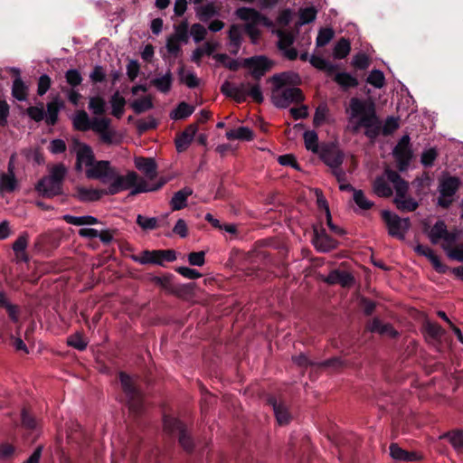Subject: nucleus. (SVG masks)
Listing matches in <instances>:
<instances>
[{
    "mask_svg": "<svg viewBox=\"0 0 463 463\" xmlns=\"http://www.w3.org/2000/svg\"><path fill=\"white\" fill-rule=\"evenodd\" d=\"M438 156L437 150L434 147H430L428 149H425L420 156V163L425 167H430L433 165L434 161L436 160Z\"/></svg>",
    "mask_w": 463,
    "mask_h": 463,
    "instance_id": "6e6d98bb",
    "label": "nucleus"
},
{
    "mask_svg": "<svg viewBox=\"0 0 463 463\" xmlns=\"http://www.w3.org/2000/svg\"><path fill=\"white\" fill-rule=\"evenodd\" d=\"M244 66L249 68L250 74L259 81L270 69V61L265 56H254L244 60Z\"/></svg>",
    "mask_w": 463,
    "mask_h": 463,
    "instance_id": "dca6fc26",
    "label": "nucleus"
},
{
    "mask_svg": "<svg viewBox=\"0 0 463 463\" xmlns=\"http://www.w3.org/2000/svg\"><path fill=\"white\" fill-rule=\"evenodd\" d=\"M89 109L95 115H103L106 111V102L99 96L91 97L89 100Z\"/></svg>",
    "mask_w": 463,
    "mask_h": 463,
    "instance_id": "49530a36",
    "label": "nucleus"
},
{
    "mask_svg": "<svg viewBox=\"0 0 463 463\" xmlns=\"http://www.w3.org/2000/svg\"><path fill=\"white\" fill-rule=\"evenodd\" d=\"M47 114L45 115V122L48 126H54L59 118V112L64 108V102L60 96L54 97L52 101L48 102Z\"/></svg>",
    "mask_w": 463,
    "mask_h": 463,
    "instance_id": "4be33fe9",
    "label": "nucleus"
},
{
    "mask_svg": "<svg viewBox=\"0 0 463 463\" xmlns=\"http://www.w3.org/2000/svg\"><path fill=\"white\" fill-rule=\"evenodd\" d=\"M448 232L447 226L444 222L438 221L431 228L429 237L433 244L439 243V241L446 235Z\"/></svg>",
    "mask_w": 463,
    "mask_h": 463,
    "instance_id": "ea45409f",
    "label": "nucleus"
},
{
    "mask_svg": "<svg viewBox=\"0 0 463 463\" xmlns=\"http://www.w3.org/2000/svg\"><path fill=\"white\" fill-rule=\"evenodd\" d=\"M313 244L318 251L328 252L336 248L337 241L331 238L324 230H315Z\"/></svg>",
    "mask_w": 463,
    "mask_h": 463,
    "instance_id": "aec40b11",
    "label": "nucleus"
},
{
    "mask_svg": "<svg viewBox=\"0 0 463 463\" xmlns=\"http://www.w3.org/2000/svg\"><path fill=\"white\" fill-rule=\"evenodd\" d=\"M72 150L76 155L75 168L78 172L91 167L95 160L90 146L75 139L73 140Z\"/></svg>",
    "mask_w": 463,
    "mask_h": 463,
    "instance_id": "f8f14e48",
    "label": "nucleus"
},
{
    "mask_svg": "<svg viewBox=\"0 0 463 463\" xmlns=\"http://www.w3.org/2000/svg\"><path fill=\"white\" fill-rule=\"evenodd\" d=\"M173 75L172 72L168 70L165 74L160 77H156L151 80V83L154 87L156 88L157 90L163 93H167L170 91L172 87Z\"/></svg>",
    "mask_w": 463,
    "mask_h": 463,
    "instance_id": "2f4dec72",
    "label": "nucleus"
},
{
    "mask_svg": "<svg viewBox=\"0 0 463 463\" xmlns=\"http://www.w3.org/2000/svg\"><path fill=\"white\" fill-rule=\"evenodd\" d=\"M12 95L19 101H25L27 99L28 87L24 84L20 77H17L13 81Z\"/></svg>",
    "mask_w": 463,
    "mask_h": 463,
    "instance_id": "c9c22d12",
    "label": "nucleus"
},
{
    "mask_svg": "<svg viewBox=\"0 0 463 463\" xmlns=\"http://www.w3.org/2000/svg\"><path fill=\"white\" fill-rule=\"evenodd\" d=\"M29 242V234L26 232H22L18 238L13 243L12 249L16 256H19L21 253L24 255L23 260H27V257L25 254V250L28 246Z\"/></svg>",
    "mask_w": 463,
    "mask_h": 463,
    "instance_id": "e433bc0d",
    "label": "nucleus"
},
{
    "mask_svg": "<svg viewBox=\"0 0 463 463\" xmlns=\"http://www.w3.org/2000/svg\"><path fill=\"white\" fill-rule=\"evenodd\" d=\"M62 220L68 224L74 226H90L99 223L98 218L92 215L74 216L71 214H64Z\"/></svg>",
    "mask_w": 463,
    "mask_h": 463,
    "instance_id": "bb28decb",
    "label": "nucleus"
},
{
    "mask_svg": "<svg viewBox=\"0 0 463 463\" xmlns=\"http://www.w3.org/2000/svg\"><path fill=\"white\" fill-rule=\"evenodd\" d=\"M311 63L316 68H317L319 70L326 71L328 73H332L336 68V66L335 64H333L332 62L326 61V59H324L322 57L313 56L311 58Z\"/></svg>",
    "mask_w": 463,
    "mask_h": 463,
    "instance_id": "864d4df0",
    "label": "nucleus"
},
{
    "mask_svg": "<svg viewBox=\"0 0 463 463\" xmlns=\"http://www.w3.org/2000/svg\"><path fill=\"white\" fill-rule=\"evenodd\" d=\"M193 190L190 187H184L175 192L170 201V206L173 211H179L187 206V200L192 195Z\"/></svg>",
    "mask_w": 463,
    "mask_h": 463,
    "instance_id": "a878e982",
    "label": "nucleus"
},
{
    "mask_svg": "<svg viewBox=\"0 0 463 463\" xmlns=\"http://www.w3.org/2000/svg\"><path fill=\"white\" fill-rule=\"evenodd\" d=\"M269 404L274 411L275 417L279 425H287L290 421V414L284 403L279 402L275 397H269Z\"/></svg>",
    "mask_w": 463,
    "mask_h": 463,
    "instance_id": "b1692460",
    "label": "nucleus"
},
{
    "mask_svg": "<svg viewBox=\"0 0 463 463\" xmlns=\"http://www.w3.org/2000/svg\"><path fill=\"white\" fill-rule=\"evenodd\" d=\"M67 175L63 164H57L49 170V175L43 176L36 184V191L45 197H53L62 194V184Z\"/></svg>",
    "mask_w": 463,
    "mask_h": 463,
    "instance_id": "39448f33",
    "label": "nucleus"
},
{
    "mask_svg": "<svg viewBox=\"0 0 463 463\" xmlns=\"http://www.w3.org/2000/svg\"><path fill=\"white\" fill-rule=\"evenodd\" d=\"M103 195H108L106 190L84 186H77L73 194V197L82 203L97 202Z\"/></svg>",
    "mask_w": 463,
    "mask_h": 463,
    "instance_id": "6ab92c4d",
    "label": "nucleus"
},
{
    "mask_svg": "<svg viewBox=\"0 0 463 463\" xmlns=\"http://www.w3.org/2000/svg\"><path fill=\"white\" fill-rule=\"evenodd\" d=\"M460 186V180L456 176L443 178L439 184L438 205L448 208L454 201V196Z\"/></svg>",
    "mask_w": 463,
    "mask_h": 463,
    "instance_id": "9b49d317",
    "label": "nucleus"
},
{
    "mask_svg": "<svg viewBox=\"0 0 463 463\" xmlns=\"http://www.w3.org/2000/svg\"><path fill=\"white\" fill-rule=\"evenodd\" d=\"M446 438L458 453H463V430L449 432Z\"/></svg>",
    "mask_w": 463,
    "mask_h": 463,
    "instance_id": "a18cd8bd",
    "label": "nucleus"
},
{
    "mask_svg": "<svg viewBox=\"0 0 463 463\" xmlns=\"http://www.w3.org/2000/svg\"><path fill=\"white\" fill-rule=\"evenodd\" d=\"M187 259L190 265L202 267L205 263V252L203 250L191 252L188 254Z\"/></svg>",
    "mask_w": 463,
    "mask_h": 463,
    "instance_id": "e2e57ef3",
    "label": "nucleus"
},
{
    "mask_svg": "<svg viewBox=\"0 0 463 463\" xmlns=\"http://www.w3.org/2000/svg\"><path fill=\"white\" fill-rule=\"evenodd\" d=\"M111 114L117 118H121L125 112L126 99L120 95L119 91H116L110 97Z\"/></svg>",
    "mask_w": 463,
    "mask_h": 463,
    "instance_id": "c756f323",
    "label": "nucleus"
},
{
    "mask_svg": "<svg viewBox=\"0 0 463 463\" xmlns=\"http://www.w3.org/2000/svg\"><path fill=\"white\" fill-rule=\"evenodd\" d=\"M321 159L328 165L338 182L345 178V172L341 168L344 161V153L335 146H328L323 149Z\"/></svg>",
    "mask_w": 463,
    "mask_h": 463,
    "instance_id": "1a4fd4ad",
    "label": "nucleus"
},
{
    "mask_svg": "<svg viewBox=\"0 0 463 463\" xmlns=\"http://www.w3.org/2000/svg\"><path fill=\"white\" fill-rule=\"evenodd\" d=\"M409 184L405 181L404 183H400L398 192L395 194L394 203L397 208L402 212H413L419 206V203L415 199L411 196H407Z\"/></svg>",
    "mask_w": 463,
    "mask_h": 463,
    "instance_id": "2eb2a0df",
    "label": "nucleus"
},
{
    "mask_svg": "<svg viewBox=\"0 0 463 463\" xmlns=\"http://www.w3.org/2000/svg\"><path fill=\"white\" fill-rule=\"evenodd\" d=\"M317 17V11L314 7H306L299 10L298 25L302 26L312 23Z\"/></svg>",
    "mask_w": 463,
    "mask_h": 463,
    "instance_id": "3c124183",
    "label": "nucleus"
},
{
    "mask_svg": "<svg viewBox=\"0 0 463 463\" xmlns=\"http://www.w3.org/2000/svg\"><path fill=\"white\" fill-rule=\"evenodd\" d=\"M334 37L332 28H322L317 36L316 43L318 47L326 46Z\"/></svg>",
    "mask_w": 463,
    "mask_h": 463,
    "instance_id": "5fc2aeb1",
    "label": "nucleus"
},
{
    "mask_svg": "<svg viewBox=\"0 0 463 463\" xmlns=\"http://www.w3.org/2000/svg\"><path fill=\"white\" fill-rule=\"evenodd\" d=\"M109 183V185L106 190L107 194L114 195L132 187L130 194L135 195L157 191L167 183V179L161 177L156 184H149L143 178H139L134 171L128 172L126 175H121L115 169L113 178Z\"/></svg>",
    "mask_w": 463,
    "mask_h": 463,
    "instance_id": "7ed1b4c3",
    "label": "nucleus"
},
{
    "mask_svg": "<svg viewBox=\"0 0 463 463\" xmlns=\"http://www.w3.org/2000/svg\"><path fill=\"white\" fill-rule=\"evenodd\" d=\"M180 81L190 89H194L199 85V80L195 73L192 71H185L181 68L178 71Z\"/></svg>",
    "mask_w": 463,
    "mask_h": 463,
    "instance_id": "79ce46f5",
    "label": "nucleus"
},
{
    "mask_svg": "<svg viewBox=\"0 0 463 463\" xmlns=\"http://www.w3.org/2000/svg\"><path fill=\"white\" fill-rule=\"evenodd\" d=\"M404 182L396 171L385 169L383 175L375 178L373 190L379 197H390L393 190L395 194L398 192L400 183Z\"/></svg>",
    "mask_w": 463,
    "mask_h": 463,
    "instance_id": "0eeeda50",
    "label": "nucleus"
},
{
    "mask_svg": "<svg viewBox=\"0 0 463 463\" xmlns=\"http://www.w3.org/2000/svg\"><path fill=\"white\" fill-rule=\"evenodd\" d=\"M345 112L348 119L347 128L351 132L357 133L363 128L364 135L370 138H375L381 133V121L373 101L352 98Z\"/></svg>",
    "mask_w": 463,
    "mask_h": 463,
    "instance_id": "f257e3e1",
    "label": "nucleus"
},
{
    "mask_svg": "<svg viewBox=\"0 0 463 463\" xmlns=\"http://www.w3.org/2000/svg\"><path fill=\"white\" fill-rule=\"evenodd\" d=\"M350 50V41L345 38H341L334 47L333 55L335 59H344L349 54Z\"/></svg>",
    "mask_w": 463,
    "mask_h": 463,
    "instance_id": "a19ab883",
    "label": "nucleus"
},
{
    "mask_svg": "<svg viewBox=\"0 0 463 463\" xmlns=\"http://www.w3.org/2000/svg\"><path fill=\"white\" fill-rule=\"evenodd\" d=\"M18 187V181L15 174L3 173L0 175V192L13 193Z\"/></svg>",
    "mask_w": 463,
    "mask_h": 463,
    "instance_id": "7c9ffc66",
    "label": "nucleus"
},
{
    "mask_svg": "<svg viewBox=\"0 0 463 463\" xmlns=\"http://www.w3.org/2000/svg\"><path fill=\"white\" fill-rule=\"evenodd\" d=\"M334 80L345 90L358 85L357 79L348 72H337L334 77Z\"/></svg>",
    "mask_w": 463,
    "mask_h": 463,
    "instance_id": "4c0bfd02",
    "label": "nucleus"
},
{
    "mask_svg": "<svg viewBox=\"0 0 463 463\" xmlns=\"http://www.w3.org/2000/svg\"><path fill=\"white\" fill-rule=\"evenodd\" d=\"M353 200L361 210H369L373 206V203L365 196L362 190L354 191Z\"/></svg>",
    "mask_w": 463,
    "mask_h": 463,
    "instance_id": "09e8293b",
    "label": "nucleus"
},
{
    "mask_svg": "<svg viewBox=\"0 0 463 463\" xmlns=\"http://www.w3.org/2000/svg\"><path fill=\"white\" fill-rule=\"evenodd\" d=\"M191 35L195 43H199L205 38L206 29L200 24H194L191 27Z\"/></svg>",
    "mask_w": 463,
    "mask_h": 463,
    "instance_id": "0e129e2a",
    "label": "nucleus"
},
{
    "mask_svg": "<svg viewBox=\"0 0 463 463\" xmlns=\"http://www.w3.org/2000/svg\"><path fill=\"white\" fill-rule=\"evenodd\" d=\"M236 15L243 21H246L250 25L262 24L266 26H270L272 23L269 19L262 15L259 11L250 7H240L236 10Z\"/></svg>",
    "mask_w": 463,
    "mask_h": 463,
    "instance_id": "a211bd4d",
    "label": "nucleus"
},
{
    "mask_svg": "<svg viewBox=\"0 0 463 463\" xmlns=\"http://www.w3.org/2000/svg\"><path fill=\"white\" fill-rule=\"evenodd\" d=\"M26 112L27 115L36 122H40L43 119H45V112L42 104L40 106L29 107Z\"/></svg>",
    "mask_w": 463,
    "mask_h": 463,
    "instance_id": "bf43d9fd",
    "label": "nucleus"
},
{
    "mask_svg": "<svg viewBox=\"0 0 463 463\" xmlns=\"http://www.w3.org/2000/svg\"><path fill=\"white\" fill-rule=\"evenodd\" d=\"M305 147L313 152H318V136L315 130H307L303 134Z\"/></svg>",
    "mask_w": 463,
    "mask_h": 463,
    "instance_id": "c03bdc74",
    "label": "nucleus"
},
{
    "mask_svg": "<svg viewBox=\"0 0 463 463\" xmlns=\"http://www.w3.org/2000/svg\"><path fill=\"white\" fill-rule=\"evenodd\" d=\"M196 15L203 22H207L212 17L218 14L219 10L213 3H207L195 9Z\"/></svg>",
    "mask_w": 463,
    "mask_h": 463,
    "instance_id": "f704fd0d",
    "label": "nucleus"
},
{
    "mask_svg": "<svg viewBox=\"0 0 463 463\" xmlns=\"http://www.w3.org/2000/svg\"><path fill=\"white\" fill-rule=\"evenodd\" d=\"M175 271L189 279H196L202 277V274L198 270L184 266L176 268Z\"/></svg>",
    "mask_w": 463,
    "mask_h": 463,
    "instance_id": "69168bd1",
    "label": "nucleus"
},
{
    "mask_svg": "<svg viewBox=\"0 0 463 463\" xmlns=\"http://www.w3.org/2000/svg\"><path fill=\"white\" fill-rule=\"evenodd\" d=\"M382 217L386 222L388 233L392 237L403 241L405 239L406 232L410 229V219H402L397 214L386 210L382 212Z\"/></svg>",
    "mask_w": 463,
    "mask_h": 463,
    "instance_id": "9d476101",
    "label": "nucleus"
},
{
    "mask_svg": "<svg viewBox=\"0 0 463 463\" xmlns=\"http://www.w3.org/2000/svg\"><path fill=\"white\" fill-rule=\"evenodd\" d=\"M293 78H298L295 73H280L272 77L274 89L272 90V102L277 108L285 109L291 103L303 101L304 95L299 88H284Z\"/></svg>",
    "mask_w": 463,
    "mask_h": 463,
    "instance_id": "20e7f679",
    "label": "nucleus"
},
{
    "mask_svg": "<svg viewBox=\"0 0 463 463\" xmlns=\"http://www.w3.org/2000/svg\"><path fill=\"white\" fill-rule=\"evenodd\" d=\"M163 421L164 430L169 434H173L175 432L180 433L185 429L182 421L170 416H165Z\"/></svg>",
    "mask_w": 463,
    "mask_h": 463,
    "instance_id": "37998d69",
    "label": "nucleus"
},
{
    "mask_svg": "<svg viewBox=\"0 0 463 463\" xmlns=\"http://www.w3.org/2000/svg\"><path fill=\"white\" fill-rule=\"evenodd\" d=\"M352 64L354 67L357 69L364 70L370 64L369 58L364 53H357L356 55L354 56L352 60Z\"/></svg>",
    "mask_w": 463,
    "mask_h": 463,
    "instance_id": "338daca9",
    "label": "nucleus"
},
{
    "mask_svg": "<svg viewBox=\"0 0 463 463\" xmlns=\"http://www.w3.org/2000/svg\"><path fill=\"white\" fill-rule=\"evenodd\" d=\"M67 345L79 351H83L87 348L88 343L83 338L82 335L79 332L71 335L67 338Z\"/></svg>",
    "mask_w": 463,
    "mask_h": 463,
    "instance_id": "8fccbe9b",
    "label": "nucleus"
},
{
    "mask_svg": "<svg viewBox=\"0 0 463 463\" xmlns=\"http://www.w3.org/2000/svg\"><path fill=\"white\" fill-rule=\"evenodd\" d=\"M366 82L376 89H381L385 84V77L382 71L373 70L370 71Z\"/></svg>",
    "mask_w": 463,
    "mask_h": 463,
    "instance_id": "de8ad7c7",
    "label": "nucleus"
},
{
    "mask_svg": "<svg viewBox=\"0 0 463 463\" xmlns=\"http://www.w3.org/2000/svg\"><path fill=\"white\" fill-rule=\"evenodd\" d=\"M221 91L226 97L233 99L236 102H243V95L239 90V84L235 85L228 80L224 81L221 86Z\"/></svg>",
    "mask_w": 463,
    "mask_h": 463,
    "instance_id": "473e14b6",
    "label": "nucleus"
},
{
    "mask_svg": "<svg viewBox=\"0 0 463 463\" xmlns=\"http://www.w3.org/2000/svg\"><path fill=\"white\" fill-rule=\"evenodd\" d=\"M137 223L144 230H154L157 225V219L155 217H146L138 214Z\"/></svg>",
    "mask_w": 463,
    "mask_h": 463,
    "instance_id": "13d9d810",
    "label": "nucleus"
},
{
    "mask_svg": "<svg viewBox=\"0 0 463 463\" xmlns=\"http://www.w3.org/2000/svg\"><path fill=\"white\" fill-rule=\"evenodd\" d=\"M52 80L47 74H43L38 80L37 94L43 96L51 88Z\"/></svg>",
    "mask_w": 463,
    "mask_h": 463,
    "instance_id": "680f3d73",
    "label": "nucleus"
},
{
    "mask_svg": "<svg viewBox=\"0 0 463 463\" xmlns=\"http://www.w3.org/2000/svg\"><path fill=\"white\" fill-rule=\"evenodd\" d=\"M130 106L136 114H141L153 109L154 104L150 96H145L132 101Z\"/></svg>",
    "mask_w": 463,
    "mask_h": 463,
    "instance_id": "58836bf2",
    "label": "nucleus"
},
{
    "mask_svg": "<svg viewBox=\"0 0 463 463\" xmlns=\"http://www.w3.org/2000/svg\"><path fill=\"white\" fill-rule=\"evenodd\" d=\"M236 15L243 21H246L250 25L262 24L266 26H270L272 23L269 19L262 15L259 11L250 7H240L236 10Z\"/></svg>",
    "mask_w": 463,
    "mask_h": 463,
    "instance_id": "f3484780",
    "label": "nucleus"
},
{
    "mask_svg": "<svg viewBox=\"0 0 463 463\" xmlns=\"http://www.w3.org/2000/svg\"><path fill=\"white\" fill-rule=\"evenodd\" d=\"M367 329L372 333H377L381 335H388L392 338L398 336V332L390 323H383L379 318L374 317L367 326Z\"/></svg>",
    "mask_w": 463,
    "mask_h": 463,
    "instance_id": "5701e85b",
    "label": "nucleus"
},
{
    "mask_svg": "<svg viewBox=\"0 0 463 463\" xmlns=\"http://www.w3.org/2000/svg\"><path fill=\"white\" fill-rule=\"evenodd\" d=\"M72 124L79 131L92 130L99 135L101 142L107 145L118 144L120 137L117 131L110 128L111 120L109 118L94 117L90 118L85 110L77 111L72 118Z\"/></svg>",
    "mask_w": 463,
    "mask_h": 463,
    "instance_id": "f03ea898",
    "label": "nucleus"
},
{
    "mask_svg": "<svg viewBox=\"0 0 463 463\" xmlns=\"http://www.w3.org/2000/svg\"><path fill=\"white\" fill-rule=\"evenodd\" d=\"M194 111V108L193 106L182 101L170 112V118L174 120L184 119L190 117Z\"/></svg>",
    "mask_w": 463,
    "mask_h": 463,
    "instance_id": "72a5a7b5",
    "label": "nucleus"
},
{
    "mask_svg": "<svg viewBox=\"0 0 463 463\" xmlns=\"http://www.w3.org/2000/svg\"><path fill=\"white\" fill-rule=\"evenodd\" d=\"M393 156L401 170L406 169L412 157V152L410 147V137L404 135L393 148Z\"/></svg>",
    "mask_w": 463,
    "mask_h": 463,
    "instance_id": "4468645a",
    "label": "nucleus"
},
{
    "mask_svg": "<svg viewBox=\"0 0 463 463\" xmlns=\"http://www.w3.org/2000/svg\"><path fill=\"white\" fill-rule=\"evenodd\" d=\"M115 169L108 160L95 161L91 167L86 169V177L108 184L113 178Z\"/></svg>",
    "mask_w": 463,
    "mask_h": 463,
    "instance_id": "ddd939ff",
    "label": "nucleus"
},
{
    "mask_svg": "<svg viewBox=\"0 0 463 463\" xmlns=\"http://www.w3.org/2000/svg\"><path fill=\"white\" fill-rule=\"evenodd\" d=\"M328 115V109L326 105L321 104L319 105L315 111L314 118H313V124L315 127L321 126L326 119V117Z\"/></svg>",
    "mask_w": 463,
    "mask_h": 463,
    "instance_id": "4d7b16f0",
    "label": "nucleus"
},
{
    "mask_svg": "<svg viewBox=\"0 0 463 463\" xmlns=\"http://www.w3.org/2000/svg\"><path fill=\"white\" fill-rule=\"evenodd\" d=\"M399 128L398 118L394 117H388L384 124L381 125V131L384 135H390Z\"/></svg>",
    "mask_w": 463,
    "mask_h": 463,
    "instance_id": "052dcab7",
    "label": "nucleus"
},
{
    "mask_svg": "<svg viewBox=\"0 0 463 463\" xmlns=\"http://www.w3.org/2000/svg\"><path fill=\"white\" fill-rule=\"evenodd\" d=\"M239 90L242 92L243 95V102L247 99V98H250L253 101L257 103H262L264 100V97L262 94V90L259 82H250L243 81L239 84Z\"/></svg>",
    "mask_w": 463,
    "mask_h": 463,
    "instance_id": "412c9836",
    "label": "nucleus"
},
{
    "mask_svg": "<svg viewBox=\"0 0 463 463\" xmlns=\"http://www.w3.org/2000/svg\"><path fill=\"white\" fill-rule=\"evenodd\" d=\"M225 137L229 140L250 141L254 138V134L250 128L240 127L227 131Z\"/></svg>",
    "mask_w": 463,
    "mask_h": 463,
    "instance_id": "cd10ccee",
    "label": "nucleus"
},
{
    "mask_svg": "<svg viewBox=\"0 0 463 463\" xmlns=\"http://www.w3.org/2000/svg\"><path fill=\"white\" fill-rule=\"evenodd\" d=\"M135 165L136 167L143 172L145 175L152 180L156 175V163L151 157H137L135 158Z\"/></svg>",
    "mask_w": 463,
    "mask_h": 463,
    "instance_id": "393cba45",
    "label": "nucleus"
},
{
    "mask_svg": "<svg viewBox=\"0 0 463 463\" xmlns=\"http://www.w3.org/2000/svg\"><path fill=\"white\" fill-rule=\"evenodd\" d=\"M0 307L6 310L12 322L17 323L19 321V307L11 303L4 291H0Z\"/></svg>",
    "mask_w": 463,
    "mask_h": 463,
    "instance_id": "c85d7f7f",
    "label": "nucleus"
},
{
    "mask_svg": "<svg viewBox=\"0 0 463 463\" xmlns=\"http://www.w3.org/2000/svg\"><path fill=\"white\" fill-rule=\"evenodd\" d=\"M90 79L92 82H102L106 79V71L100 65H96L90 74Z\"/></svg>",
    "mask_w": 463,
    "mask_h": 463,
    "instance_id": "774afa93",
    "label": "nucleus"
},
{
    "mask_svg": "<svg viewBox=\"0 0 463 463\" xmlns=\"http://www.w3.org/2000/svg\"><path fill=\"white\" fill-rule=\"evenodd\" d=\"M121 388L127 397L129 411L139 415L144 409V398L142 392L136 388L134 380L127 373H119Z\"/></svg>",
    "mask_w": 463,
    "mask_h": 463,
    "instance_id": "423d86ee",
    "label": "nucleus"
},
{
    "mask_svg": "<svg viewBox=\"0 0 463 463\" xmlns=\"http://www.w3.org/2000/svg\"><path fill=\"white\" fill-rule=\"evenodd\" d=\"M65 80L71 88H76L81 84L83 78L77 69H70L65 72Z\"/></svg>",
    "mask_w": 463,
    "mask_h": 463,
    "instance_id": "603ef678",
    "label": "nucleus"
},
{
    "mask_svg": "<svg viewBox=\"0 0 463 463\" xmlns=\"http://www.w3.org/2000/svg\"><path fill=\"white\" fill-rule=\"evenodd\" d=\"M174 250H144L139 256H132V260L142 265L155 264L164 266L165 262H173L176 260Z\"/></svg>",
    "mask_w": 463,
    "mask_h": 463,
    "instance_id": "6e6552de",
    "label": "nucleus"
}]
</instances>
